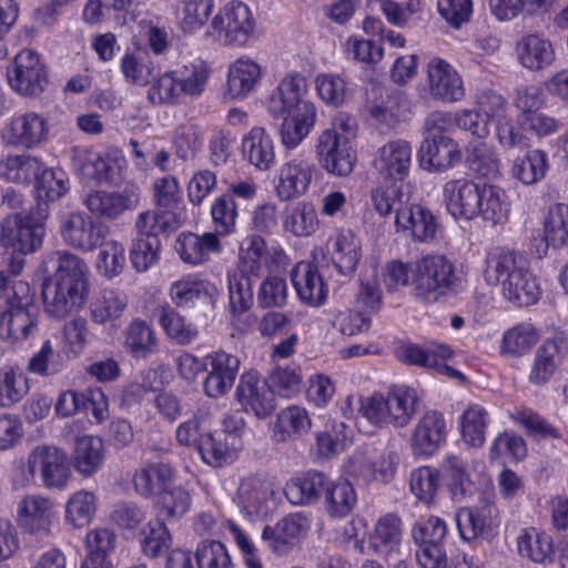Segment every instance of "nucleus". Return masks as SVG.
<instances>
[{
  "instance_id": "8",
  "label": "nucleus",
  "mask_w": 568,
  "mask_h": 568,
  "mask_svg": "<svg viewBox=\"0 0 568 568\" xmlns=\"http://www.w3.org/2000/svg\"><path fill=\"white\" fill-rule=\"evenodd\" d=\"M43 225L28 213L7 216L1 223L0 243L12 254L26 255L42 244Z\"/></svg>"
},
{
  "instance_id": "60",
  "label": "nucleus",
  "mask_w": 568,
  "mask_h": 568,
  "mask_svg": "<svg viewBox=\"0 0 568 568\" xmlns=\"http://www.w3.org/2000/svg\"><path fill=\"white\" fill-rule=\"evenodd\" d=\"M460 426L465 443L471 447H481L487 426L486 409L480 405L470 404L462 415Z\"/></svg>"
},
{
  "instance_id": "50",
  "label": "nucleus",
  "mask_w": 568,
  "mask_h": 568,
  "mask_svg": "<svg viewBox=\"0 0 568 568\" xmlns=\"http://www.w3.org/2000/svg\"><path fill=\"white\" fill-rule=\"evenodd\" d=\"M400 538V519L393 514H387L376 523L374 534L371 537V546L375 552L388 555L398 547Z\"/></svg>"
},
{
  "instance_id": "22",
  "label": "nucleus",
  "mask_w": 568,
  "mask_h": 568,
  "mask_svg": "<svg viewBox=\"0 0 568 568\" xmlns=\"http://www.w3.org/2000/svg\"><path fill=\"white\" fill-rule=\"evenodd\" d=\"M43 267L47 273H53L49 281L68 283L88 292V266L78 255L64 251L52 252L43 261Z\"/></svg>"
},
{
  "instance_id": "52",
  "label": "nucleus",
  "mask_w": 568,
  "mask_h": 568,
  "mask_svg": "<svg viewBox=\"0 0 568 568\" xmlns=\"http://www.w3.org/2000/svg\"><path fill=\"white\" fill-rule=\"evenodd\" d=\"M556 0H489L491 12L499 20H509L519 13L537 16L548 12Z\"/></svg>"
},
{
  "instance_id": "61",
  "label": "nucleus",
  "mask_w": 568,
  "mask_h": 568,
  "mask_svg": "<svg viewBox=\"0 0 568 568\" xmlns=\"http://www.w3.org/2000/svg\"><path fill=\"white\" fill-rule=\"evenodd\" d=\"M29 392L28 378L14 367L0 371V407H11Z\"/></svg>"
},
{
  "instance_id": "34",
  "label": "nucleus",
  "mask_w": 568,
  "mask_h": 568,
  "mask_svg": "<svg viewBox=\"0 0 568 568\" xmlns=\"http://www.w3.org/2000/svg\"><path fill=\"white\" fill-rule=\"evenodd\" d=\"M328 487V478L320 471H308L302 477L291 479L284 494L293 505H307L318 500Z\"/></svg>"
},
{
  "instance_id": "59",
  "label": "nucleus",
  "mask_w": 568,
  "mask_h": 568,
  "mask_svg": "<svg viewBox=\"0 0 568 568\" xmlns=\"http://www.w3.org/2000/svg\"><path fill=\"white\" fill-rule=\"evenodd\" d=\"M128 305L125 294L114 290H104L91 304V318L94 323L104 324L119 318Z\"/></svg>"
},
{
  "instance_id": "26",
  "label": "nucleus",
  "mask_w": 568,
  "mask_h": 568,
  "mask_svg": "<svg viewBox=\"0 0 568 568\" xmlns=\"http://www.w3.org/2000/svg\"><path fill=\"white\" fill-rule=\"evenodd\" d=\"M315 165L308 160L294 158L284 163L280 171L276 195L288 201L304 195L312 182Z\"/></svg>"
},
{
  "instance_id": "39",
  "label": "nucleus",
  "mask_w": 568,
  "mask_h": 568,
  "mask_svg": "<svg viewBox=\"0 0 568 568\" xmlns=\"http://www.w3.org/2000/svg\"><path fill=\"white\" fill-rule=\"evenodd\" d=\"M452 356L453 351L449 346L435 342L423 346L408 343L396 348V357L399 362L426 368L437 365V358H450Z\"/></svg>"
},
{
  "instance_id": "1",
  "label": "nucleus",
  "mask_w": 568,
  "mask_h": 568,
  "mask_svg": "<svg viewBox=\"0 0 568 568\" xmlns=\"http://www.w3.org/2000/svg\"><path fill=\"white\" fill-rule=\"evenodd\" d=\"M485 280L500 285L506 300L516 306H530L538 302L541 290L525 256L514 251H497L488 255Z\"/></svg>"
},
{
  "instance_id": "24",
  "label": "nucleus",
  "mask_w": 568,
  "mask_h": 568,
  "mask_svg": "<svg viewBox=\"0 0 568 568\" xmlns=\"http://www.w3.org/2000/svg\"><path fill=\"white\" fill-rule=\"evenodd\" d=\"M53 518L54 505L47 497L28 495L18 504V523L31 535H48Z\"/></svg>"
},
{
  "instance_id": "58",
  "label": "nucleus",
  "mask_w": 568,
  "mask_h": 568,
  "mask_svg": "<svg viewBox=\"0 0 568 568\" xmlns=\"http://www.w3.org/2000/svg\"><path fill=\"white\" fill-rule=\"evenodd\" d=\"M539 339V334L531 323H519L504 333L501 352L513 356L528 353Z\"/></svg>"
},
{
  "instance_id": "47",
  "label": "nucleus",
  "mask_w": 568,
  "mask_h": 568,
  "mask_svg": "<svg viewBox=\"0 0 568 568\" xmlns=\"http://www.w3.org/2000/svg\"><path fill=\"white\" fill-rule=\"evenodd\" d=\"M159 323L166 335L179 345H189L199 336L196 325L181 316L170 305L160 307Z\"/></svg>"
},
{
  "instance_id": "46",
  "label": "nucleus",
  "mask_w": 568,
  "mask_h": 568,
  "mask_svg": "<svg viewBox=\"0 0 568 568\" xmlns=\"http://www.w3.org/2000/svg\"><path fill=\"white\" fill-rule=\"evenodd\" d=\"M560 363V347L555 339H546L536 351L529 373V382L534 385L547 383Z\"/></svg>"
},
{
  "instance_id": "29",
  "label": "nucleus",
  "mask_w": 568,
  "mask_h": 568,
  "mask_svg": "<svg viewBox=\"0 0 568 568\" xmlns=\"http://www.w3.org/2000/svg\"><path fill=\"white\" fill-rule=\"evenodd\" d=\"M520 64L530 71H540L555 61V50L549 39L539 33L524 36L516 45Z\"/></svg>"
},
{
  "instance_id": "35",
  "label": "nucleus",
  "mask_w": 568,
  "mask_h": 568,
  "mask_svg": "<svg viewBox=\"0 0 568 568\" xmlns=\"http://www.w3.org/2000/svg\"><path fill=\"white\" fill-rule=\"evenodd\" d=\"M496 507L484 504L479 507L460 508L456 514V524L464 540H474L490 529Z\"/></svg>"
},
{
  "instance_id": "48",
  "label": "nucleus",
  "mask_w": 568,
  "mask_h": 568,
  "mask_svg": "<svg viewBox=\"0 0 568 568\" xmlns=\"http://www.w3.org/2000/svg\"><path fill=\"white\" fill-rule=\"evenodd\" d=\"M371 202L381 216L386 217L394 214L396 220L409 202V195L403 191L400 184L392 183L372 190Z\"/></svg>"
},
{
  "instance_id": "15",
  "label": "nucleus",
  "mask_w": 568,
  "mask_h": 568,
  "mask_svg": "<svg viewBox=\"0 0 568 568\" xmlns=\"http://www.w3.org/2000/svg\"><path fill=\"white\" fill-rule=\"evenodd\" d=\"M83 204L93 216L112 221L139 206L140 192L136 189L93 191L87 194Z\"/></svg>"
},
{
  "instance_id": "43",
  "label": "nucleus",
  "mask_w": 568,
  "mask_h": 568,
  "mask_svg": "<svg viewBox=\"0 0 568 568\" xmlns=\"http://www.w3.org/2000/svg\"><path fill=\"white\" fill-rule=\"evenodd\" d=\"M42 170V162L31 155H9L0 161V179L7 182L28 185Z\"/></svg>"
},
{
  "instance_id": "28",
  "label": "nucleus",
  "mask_w": 568,
  "mask_h": 568,
  "mask_svg": "<svg viewBox=\"0 0 568 568\" xmlns=\"http://www.w3.org/2000/svg\"><path fill=\"white\" fill-rule=\"evenodd\" d=\"M291 278L301 301L311 306H320L325 302L327 287L315 265L297 263L291 272Z\"/></svg>"
},
{
  "instance_id": "64",
  "label": "nucleus",
  "mask_w": 568,
  "mask_h": 568,
  "mask_svg": "<svg viewBox=\"0 0 568 568\" xmlns=\"http://www.w3.org/2000/svg\"><path fill=\"white\" fill-rule=\"evenodd\" d=\"M442 470L453 497L455 499L465 497L470 487V479L463 458L448 455L442 463Z\"/></svg>"
},
{
  "instance_id": "5",
  "label": "nucleus",
  "mask_w": 568,
  "mask_h": 568,
  "mask_svg": "<svg viewBox=\"0 0 568 568\" xmlns=\"http://www.w3.org/2000/svg\"><path fill=\"white\" fill-rule=\"evenodd\" d=\"M255 21L250 8L240 1H232L215 14L211 21L212 34L225 45L242 47L253 34Z\"/></svg>"
},
{
  "instance_id": "10",
  "label": "nucleus",
  "mask_w": 568,
  "mask_h": 568,
  "mask_svg": "<svg viewBox=\"0 0 568 568\" xmlns=\"http://www.w3.org/2000/svg\"><path fill=\"white\" fill-rule=\"evenodd\" d=\"M427 92L442 103L459 102L465 97L462 77L453 65L440 58H433L426 67Z\"/></svg>"
},
{
  "instance_id": "56",
  "label": "nucleus",
  "mask_w": 568,
  "mask_h": 568,
  "mask_svg": "<svg viewBox=\"0 0 568 568\" xmlns=\"http://www.w3.org/2000/svg\"><path fill=\"white\" fill-rule=\"evenodd\" d=\"M211 219L216 236H225L235 232L239 216L237 204L232 194L216 196L211 205Z\"/></svg>"
},
{
  "instance_id": "13",
  "label": "nucleus",
  "mask_w": 568,
  "mask_h": 568,
  "mask_svg": "<svg viewBox=\"0 0 568 568\" xmlns=\"http://www.w3.org/2000/svg\"><path fill=\"white\" fill-rule=\"evenodd\" d=\"M447 434V423L443 413L435 409L425 412L418 418L410 435L409 446L413 455L433 456L446 442Z\"/></svg>"
},
{
  "instance_id": "45",
  "label": "nucleus",
  "mask_w": 568,
  "mask_h": 568,
  "mask_svg": "<svg viewBox=\"0 0 568 568\" xmlns=\"http://www.w3.org/2000/svg\"><path fill=\"white\" fill-rule=\"evenodd\" d=\"M548 170V158L545 151L529 150L524 156L515 159L511 176L524 185H534L541 181Z\"/></svg>"
},
{
  "instance_id": "44",
  "label": "nucleus",
  "mask_w": 568,
  "mask_h": 568,
  "mask_svg": "<svg viewBox=\"0 0 568 568\" xmlns=\"http://www.w3.org/2000/svg\"><path fill=\"white\" fill-rule=\"evenodd\" d=\"M37 328V308H12L0 318V335L12 342L22 341Z\"/></svg>"
},
{
  "instance_id": "62",
  "label": "nucleus",
  "mask_w": 568,
  "mask_h": 568,
  "mask_svg": "<svg viewBox=\"0 0 568 568\" xmlns=\"http://www.w3.org/2000/svg\"><path fill=\"white\" fill-rule=\"evenodd\" d=\"M211 73L210 64L201 59L184 65L179 77L183 94L191 98L201 97L205 91Z\"/></svg>"
},
{
  "instance_id": "30",
  "label": "nucleus",
  "mask_w": 568,
  "mask_h": 568,
  "mask_svg": "<svg viewBox=\"0 0 568 568\" xmlns=\"http://www.w3.org/2000/svg\"><path fill=\"white\" fill-rule=\"evenodd\" d=\"M243 156L256 169L266 171L275 162L271 134L262 126H254L242 140Z\"/></svg>"
},
{
  "instance_id": "20",
  "label": "nucleus",
  "mask_w": 568,
  "mask_h": 568,
  "mask_svg": "<svg viewBox=\"0 0 568 568\" xmlns=\"http://www.w3.org/2000/svg\"><path fill=\"white\" fill-rule=\"evenodd\" d=\"M357 132L356 119L346 113L338 112L332 119L331 125L323 130L317 138L315 145L320 163L342 148H352L351 141Z\"/></svg>"
},
{
  "instance_id": "4",
  "label": "nucleus",
  "mask_w": 568,
  "mask_h": 568,
  "mask_svg": "<svg viewBox=\"0 0 568 568\" xmlns=\"http://www.w3.org/2000/svg\"><path fill=\"white\" fill-rule=\"evenodd\" d=\"M244 426L243 418L225 416L220 429L205 434L199 442V453L202 459L213 467L232 464L243 447Z\"/></svg>"
},
{
  "instance_id": "51",
  "label": "nucleus",
  "mask_w": 568,
  "mask_h": 568,
  "mask_svg": "<svg viewBox=\"0 0 568 568\" xmlns=\"http://www.w3.org/2000/svg\"><path fill=\"white\" fill-rule=\"evenodd\" d=\"M359 260V244L351 230L341 231L334 239L332 261L342 274L355 271Z\"/></svg>"
},
{
  "instance_id": "25",
  "label": "nucleus",
  "mask_w": 568,
  "mask_h": 568,
  "mask_svg": "<svg viewBox=\"0 0 568 568\" xmlns=\"http://www.w3.org/2000/svg\"><path fill=\"white\" fill-rule=\"evenodd\" d=\"M306 92L305 79L300 74L283 78L271 93L267 109L273 116H283L301 111L302 105H314L303 100Z\"/></svg>"
},
{
  "instance_id": "53",
  "label": "nucleus",
  "mask_w": 568,
  "mask_h": 568,
  "mask_svg": "<svg viewBox=\"0 0 568 568\" xmlns=\"http://www.w3.org/2000/svg\"><path fill=\"white\" fill-rule=\"evenodd\" d=\"M213 0H181L176 10L178 24L184 33L201 29L213 10Z\"/></svg>"
},
{
  "instance_id": "31",
  "label": "nucleus",
  "mask_w": 568,
  "mask_h": 568,
  "mask_svg": "<svg viewBox=\"0 0 568 568\" xmlns=\"http://www.w3.org/2000/svg\"><path fill=\"white\" fill-rule=\"evenodd\" d=\"M390 425L395 428L408 426L418 409L419 396L415 388L406 385L392 386L386 395Z\"/></svg>"
},
{
  "instance_id": "37",
  "label": "nucleus",
  "mask_w": 568,
  "mask_h": 568,
  "mask_svg": "<svg viewBox=\"0 0 568 568\" xmlns=\"http://www.w3.org/2000/svg\"><path fill=\"white\" fill-rule=\"evenodd\" d=\"M312 420L308 412L301 406L292 405L282 409L273 428L276 443H286L295 436H302L311 430Z\"/></svg>"
},
{
  "instance_id": "19",
  "label": "nucleus",
  "mask_w": 568,
  "mask_h": 568,
  "mask_svg": "<svg viewBox=\"0 0 568 568\" xmlns=\"http://www.w3.org/2000/svg\"><path fill=\"white\" fill-rule=\"evenodd\" d=\"M418 160L424 170L440 173L457 164L462 160V152L450 136L424 138Z\"/></svg>"
},
{
  "instance_id": "32",
  "label": "nucleus",
  "mask_w": 568,
  "mask_h": 568,
  "mask_svg": "<svg viewBox=\"0 0 568 568\" xmlns=\"http://www.w3.org/2000/svg\"><path fill=\"white\" fill-rule=\"evenodd\" d=\"M124 348L136 359H146L159 351V339L151 325L142 320H133L123 331Z\"/></svg>"
},
{
  "instance_id": "11",
  "label": "nucleus",
  "mask_w": 568,
  "mask_h": 568,
  "mask_svg": "<svg viewBox=\"0 0 568 568\" xmlns=\"http://www.w3.org/2000/svg\"><path fill=\"white\" fill-rule=\"evenodd\" d=\"M205 359L207 374L203 381V390L211 398H220L233 387L240 369V359L223 349L207 354Z\"/></svg>"
},
{
  "instance_id": "54",
  "label": "nucleus",
  "mask_w": 568,
  "mask_h": 568,
  "mask_svg": "<svg viewBox=\"0 0 568 568\" xmlns=\"http://www.w3.org/2000/svg\"><path fill=\"white\" fill-rule=\"evenodd\" d=\"M178 73V71H165L151 82L148 90L150 103L153 105H176L180 103L183 91Z\"/></svg>"
},
{
  "instance_id": "18",
  "label": "nucleus",
  "mask_w": 568,
  "mask_h": 568,
  "mask_svg": "<svg viewBox=\"0 0 568 568\" xmlns=\"http://www.w3.org/2000/svg\"><path fill=\"white\" fill-rule=\"evenodd\" d=\"M262 79L261 65L248 57H241L229 65L223 92L225 101L243 100L252 94Z\"/></svg>"
},
{
  "instance_id": "21",
  "label": "nucleus",
  "mask_w": 568,
  "mask_h": 568,
  "mask_svg": "<svg viewBox=\"0 0 568 568\" xmlns=\"http://www.w3.org/2000/svg\"><path fill=\"white\" fill-rule=\"evenodd\" d=\"M88 292L72 285L45 280L42 285V300L48 316L61 320L79 310L85 302Z\"/></svg>"
},
{
  "instance_id": "7",
  "label": "nucleus",
  "mask_w": 568,
  "mask_h": 568,
  "mask_svg": "<svg viewBox=\"0 0 568 568\" xmlns=\"http://www.w3.org/2000/svg\"><path fill=\"white\" fill-rule=\"evenodd\" d=\"M50 125L47 118L34 111L14 115L1 130L2 142L18 150H32L49 139Z\"/></svg>"
},
{
  "instance_id": "33",
  "label": "nucleus",
  "mask_w": 568,
  "mask_h": 568,
  "mask_svg": "<svg viewBox=\"0 0 568 568\" xmlns=\"http://www.w3.org/2000/svg\"><path fill=\"white\" fill-rule=\"evenodd\" d=\"M181 258L189 264L205 262L211 253L221 251L220 240L216 234L205 232L203 235L183 233L176 240L175 246Z\"/></svg>"
},
{
  "instance_id": "2",
  "label": "nucleus",
  "mask_w": 568,
  "mask_h": 568,
  "mask_svg": "<svg viewBox=\"0 0 568 568\" xmlns=\"http://www.w3.org/2000/svg\"><path fill=\"white\" fill-rule=\"evenodd\" d=\"M38 470L43 485L48 488H63L71 476L68 456L62 449L39 445L29 454L27 463L20 465L13 478L14 487L30 486Z\"/></svg>"
},
{
  "instance_id": "9",
  "label": "nucleus",
  "mask_w": 568,
  "mask_h": 568,
  "mask_svg": "<svg viewBox=\"0 0 568 568\" xmlns=\"http://www.w3.org/2000/svg\"><path fill=\"white\" fill-rule=\"evenodd\" d=\"M60 233L63 241L73 248L92 252L102 245L108 226L94 222L85 213L75 212L61 219Z\"/></svg>"
},
{
  "instance_id": "27",
  "label": "nucleus",
  "mask_w": 568,
  "mask_h": 568,
  "mask_svg": "<svg viewBox=\"0 0 568 568\" xmlns=\"http://www.w3.org/2000/svg\"><path fill=\"white\" fill-rule=\"evenodd\" d=\"M395 225L397 230L408 232L413 241L424 243L435 240L439 226L429 209L409 202L396 219Z\"/></svg>"
},
{
  "instance_id": "14",
  "label": "nucleus",
  "mask_w": 568,
  "mask_h": 568,
  "mask_svg": "<svg viewBox=\"0 0 568 568\" xmlns=\"http://www.w3.org/2000/svg\"><path fill=\"white\" fill-rule=\"evenodd\" d=\"M235 395L246 412H252L261 419L270 416L276 408L274 390L256 372L241 375Z\"/></svg>"
},
{
  "instance_id": "40",
  "label": "nucleus",
  "mask_w": 568,
  "mask_h": 568,
  "mask_svg": "<svg viewBox=\"0 0 568 568\" xmlns=\"http://www.w3.org/2000/svg\"><path fill=\"white\" fill-rule=\"evenodd\" d=\"M74 468L84 476L94 474L104 463L103 440L98 436L78 437L73 450Z\"/></svg>"
},
{
  "instance_id": "57",
  "label": "nucleus",
  "mask_w": 568,
  "mask_h": 568,
  "mask_svg": "<svg viewBox=\"0 0 568 568\" xmlns=\"http://www.w3.org/2000/svg\"><path fill=\"white\" fill-rule=\"evenodd\" d=\"M267 247L265 240L260 235H251L245 239L241 247L236 271L241 274L261 276L263 264L266 261Z\"/></svg>"
},
{
  "instance_id": "36",
  "label": "nucleus",
  "mask_w": 568,
  "mask_h": 568,
  "mask_svg": "<svg viewBox=\"0 0 568 568\" xmlns=\"http://www.w3.org/2000/svg\"><path fill=\"white\" fill-rule=\"evenodd\" d=\"M174 478V469L165 463H151L135 470L132 481L142 497L159 495Z\"/></svg>"
},
{
  "instance_id": "17",
  "label": "nucleus",
  "mask_w": 568,
  "mask_h": 568,
  "mask_svg": "<svg viewBox=\"0 0 568 568\" xmlns=\"http://www.w3.org/2000/svg\"><path fill=\"white\" fill-rule=\"evenodd\" d=\"M483 185L466 179L450 180L444 185L447 211L455 217L470 221L478 216Z\"/></svg>"
},
{
  "instance_id": "49",
  "label": "nucleus",
  "mask_w": 568,
  "mask_h": 568,
  "mask_svg": "<svg viewBox=\"0 0 568 568\" xmlns=\"http://www.w3.org/2000/svg\"><path fill=\"white\" fill-rule=\"evenodd\" d=\"M142 552L149 558L166 554L172 546V536L163 519L149 520L140 532Z\"/></svg>"
},
{
  "instance_id": "6",
  "label": "nucleus",
  "mask_w": 568,
  "mask_h": 568,
  "mask_svg": "<svg viewBox=\"0 0 568 568\" xmlns=\"http://www.w3.org/2000/svg\"><path fill=\"white\" fill-rule=\"evenodd\" d=\"M7 77L12 90L24 97L40 95L49 83L47 68L32 50H22L14 57Z\"/></svg>"
},
{
  "instance_id": "63",
  "label": "nucleus",
  "mask_w": 568,
  "mask_h": 568,
  "mask_svg": "<svg viewBox=\"0 0 568 568\" xmlns=\"http://www.w3.org/2000/svg\"><path fill=\"white\" fill-rule=\"evenodd\" d=\"M545 240L555 248L568 242V204L557 203L548 211L545 221Z\"/></svg>"
},
{
  "instance_id": "38",
  "label": "nucleus",
  "mask_w": 568,
  "mask_h": 568,
  "mask_svg": "<svg viewBox=\"0 0 568 568\" xmlns=\"http://www.w3.org/2000/svg\"><path fill=\"white\" fill-rule=\"evenodd\" d=\"M282 223L286 232L297 237L310 236L318 227L314 205L304 201L287 204L282 213Z\"/></svg>"
},
{
  "instance_id": "55",
  "label": "nucleus",
  "mask_w": 568,
  "mask_h": 568,
  "mask_svg": "<svg viewBox=\"0 0 568 568\" xmlns=\"http://www.w3.org/2000/svg\"><path fill=\"white\" fill-rule=\"evenodd\" d=\"M324 495L326 510L332 517L347 516L354 509L357 500L353 486L346 480L333 483L328 479V487Z\"/></svg>"
},
{
  "instance_id": "3",
  "label": "nucleus",
  "mask_w": 568,
  "mask_h": 568,
  "mask_svg": "<svg viewBox=\"0 0 568 568\" xmlns=\"http://www.w3.org/2000/svg\"><path fill=\"white\" fill-rule=\"evenodd\" d=\"M413 284L417 297L434 303L455 292L462 281L446 256L426 255L416 262Z\"/></svg>"
},
{
  "instance_id": "42",
  "label": "nucleus",
  "mask_w": 568,
  "mask_h": 568,
  "mask_svg": "<svg viewBox=\"0 0 568 568\" xmlns=\"http://www.w3.org/2000/svg\"><path fill=\"white\" fill-rule=\"evenodd\" d=\"M478 216L491 225L504 224L509 216L510 203L506 192L491 184H483Z\"/></svg>"
},
{
  "instance_id": "41",
  "label": "nucleus",
  "mask_w": 568,
  "mask_h": 568,
  "mask_svg": "<svg viewBox=\"0 0 568 568\" xmlns=\"http://www.w3.org/2000/svg\"><path fill=\"white\" fill-rule=\"evenodd\" d=\"M314 105H302L297 113L288 114L281 125V141L286 149L296 148L310 133L315 124Z\"/></svg>"
},
{
  "instance_id": "23",
  "label": "nucleus",
  "mask_w": 568,
  "mask_h": 568,
  "mask_svg": "<svg viewBox=\"0 0 568 568\" xmlns=\"http://www.w3.org/2000/svg\"><path fill=\"white\" fill-rule=\"evenodd\" d=\"M308 530L307 518L292 514L281 519L275 526H266L262 539L276 555H286Z\"/></svg>"
},
{
  "instance_id": "16",
  "label": "nucleus",
  "mask_w": 568,
  "mask_h": 568,
  "mask_svg": "<svg viewBox=\"0 0 568 568\" xmlns=\"http://www.w3.org/2000/svg\"><path fill=\"white\" fill-rule=\"evenodd\" d=\"M412 146L405 140H395L379 148L373 166L381 179L393 183L404 181L410 171Z\"/></svg>"
},
{
  "instance_id": "12",
  "label": "nucleus",
  "mask_w": 568,
  "mask_h": 568,
  "mask_svg": "<svg viewBox=\"0 0 568 568\" xmlns=\"http://www.w3.org/2000/svg\"><path fill=\"white\" fill-rule=\"evenodd\" d=\"M274 489L263 474H250L243 477L234 497L240 510L250 518H262L270 510Z\"/></svg>"
}]
</instances>
